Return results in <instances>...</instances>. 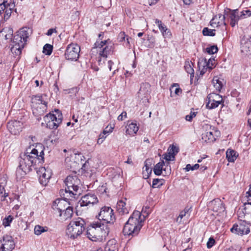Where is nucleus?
<instances>
[{
    "mask_svg": "<svg viewBox=\"0 0 251 251\" xmlns=\"http://www.w3.org/2000/svg\"><path fill=\"white\" fill-rule=\"evenodd\" d=\"M36 148L30 146L27 148L24 154V159L23 161H20V165L18 168V171L21 170L23 173H26L29 171V167H27L26 165H24V161L27 160L31 162L32 164L36 163V160H38L39 162L44 161V147L41 144L36 146Z\"/></svg>",
    "mask_w": 251,
    "mask_h": 251,
    "instance_id": "f257e3e1",
    "label": "nucleus"
},
{
    "mask_svg": "<svg viewBox=\"0 0 251 251\" xmlns=\"http://www.w3.org/2000/svg\"><path fill=\"white\" fill-rule=\"evenodd\" d=\"M142 221L141 213L138 211H134L124 227V235L132 236L137 235L143 226Z\"/></svg>",
    "mask_w": 251,
    "mask_h": 251,
    "instance_id": "f03ea898",
    "label": "nucleus"
},
{
    "mask_svg": "<svg viewBox=\"0 0 251 251\" xmlns=\"http://www.w3.org/2000/svg\"><path fill=\"white\" fill-rule=\"evenodd\" d=\"M29 28L23 27L17 32L12 39L13 46L11 48L12 53L16 55L21 54L22 50L24 48L25 45L29 37Z\"/></svg>",
    "mask_w": 251,
    "mask_h": 251,
    "instance_id": "7ed1b4c3",
    "label": "nucleus"
},
{
    "mask_svg": "<svg viewBox=\"0 0 251 251\" xmlns=\"http://www.w3.org/2000/svg\"><path fill=\"white\" fill-rule=\"evenodd\" d=\"M109 232L107 225L100 222H94L87 230V236L92 241L100 240Z\"/></svg>",
    "mask_w": 251,
    "mask_h": 251,
    "instance_id": "20e7f679",
    "label": "nucleus"
},
{
    "mask_svg": "<svg viewBox=\"0 0 251 251\" xmlns=\"http://www.w3.org/2000/svg\"><path fill=\"white\" fill-rule=\"evenodd\" d=\"M64 183L66 187L63 190V193L66 194L67 197L73 198L74 196L80 194L79 190L81 182L75 174L68 176L65 179Z\"/></svg>",
    "mask_w": 251,
    "mask_h": 251,
    "instance_id": "39448f33",
    "label": "nucleus"
},
{
    "mask_svg": "<svg viewBox=\"0 0 251 251\" xmlns=\"http://www.w3.org/2000/svg\"><path fill=\"white\" fill-rule=\"evenodd\" d=\"M85 222L81 218L73 220L67 226L66 235L72 239L77 238L85 230Z\"/></svg>",
    "mask_w": 251,
    "mask_h": 251,
    "instance_id": "423d86ee",
    "label": "nucleus"
},
{
    "mask_svg": "<svg viewBox=\"0 0 251 251\" xmlns=\"http://www.w3.org/2000/svg\"><path fill=\"white\" fill-rule=\"evenodd\" d=\"M31 106L33 108V113L36 116L43 115L47 108V102L44 101L42 96L36 95L31 99Z\"/></svg>",
    "mask_w": 251,
    "mask_h": 251,
    "instance_id": "0eeeda50",
    "label": "nucleus"
},
{
    "mask_svg": "<svg viewBox=\"0 0 251 251\" xmlns=\"http://www.w3.org/2000/svg\"><path fill=\"white\" fill-rule=\"evenodd\" d=\"M98 216V219L106 225L108 223H113L115 220L113 210L109 206L101 207Z\"/></svg>",
    "mask_w": 251,
    "mask_h": 251,
    "instance_id": "6e6552de",
    "label": "nucleus"
},
{
    "mask_svg": "<svg viewBox=\"0 0 251 251\" xmlns=\"http://www.w3.org/2000/svg\"><path fill=\"white\" fill-rule=\"evenodd\" d=\"M239 219L248 225H251V202L245 203L244 208L237 212Z\"/></svg>",
    "mask_w": 251,
    "mask_h": 251,
    "instance_id": "1a4fd4ad",
    "label": "nucleus"
},
{
    "mask_svg": "<svg viewBox=\"0 0 251 251\" xmlns=\"http://www.w3.org/2000/svg\"><path fill=\"white\" fill-rule=\"evenodd\" d=\"M80 51V48L77 44H69L65 53L66 59L71 61H76L79 58Z\"/></svg>",
    "mask_w": 251,
    "mask_h": 251,
    "instance_id": "9d476101",
    "label": "nucleus"
},
{
    "mask_svg": "<svg viewBox=\"0 0 251 251\" xmlns=\"http://www.w3.org/2000/svg\"><path fill=\"white\" fill-rule=\"evenodd\" d=\"M206 101V107L210 109L217 107L219 104L224 105L222 97L217 93L209 94L207 97Z\"/></svg>",
    "mask_w": 251,
    "mask_h": 251,
    "instance_id": "9b49d317",
    "label": "nucleus"
},
{
    "mask_svg": "<svg viewBox=\"0 0 251 251\" xmlns=\"http://www.w3.org/2000/svg\"><path fill=\"white\" fill-rule=\"evenodd\" d=\"M55 113H56V119L48 121V118L44 117V120L46 125V127L50 129H56L59 125L62 123L63 116L61 112L57 109L54 110Z\"/></svg>",
    "mask_w": 251,
    "mask_h": 251,
    "instance_id": "f8f14e48",
    "label": "nucleus"
},
{
    "mask_svg": "<svg viewBox=\"0 0 251 251\" xmlns=\"http://www.w3.org/2000/svg\"><path fill=\"white\" fill-rule=\"evenodd\" d=\"M15 244L13 238L9 235H4L0 241V251H12Z\"/></svg>",
    "mask_w": 251,
    "mask_h": 251,
    "instance_id": "ddd939ff",
    "label": "nucleus"
},
{
    "mask_svg": "<svg viewBox=\"0 0 251 251\" xmlns=\"http://www.w3.org/2000/svg\"><path fill=\"white\" fill-rule=\"evenodd\" d=\"M98 202L97 197L93 194H88L83 196L79 201L81 206H90Z\"/></svg>",
    "mask_w": 251,
    "mask_h": 251,
    "instance_id": "4468645a",
    "label": "nucleus"
},
{
    "mask_svg": "<svg viewBox=\"0 0 251 251\" xmlns=\"http://www.w3.org/2000/svg\"><path fill=\"white\" fill-rule=\"evenodd\" d=\"M7 129L13 135H18L22 131L23 123L19 121H11L7 123Z\"/></svg>",
    "mask_w": 251,
    "mask_h": 251,
    "instance_id": "2eb2a0df",
    "label": "nucleus"
},
{
    "mask_svg": "<svg viewBox=\"0 0 251 251\" xmlns=\"http://www.w3.org/2000/svg\"><path fill=\"white\" fill-rule=\"evenodd\" d=\"M244 223L243 222L239 224H234L230 229V231L239 235L248 234L250 231V228L248 226L245 225Z\"/></svg>",
    "mask_w": 251,
    "mask_h": 251,
    "instance_id": "dca6fc26",
    "label": "nucleus"
},
{
    "mask_svg": "<svg viewBox=\"0 0 251 251\" xmlns=\"http://www.w3.org/2000/svg\"><path fill=\"white\" fill-rule=\"evenodd\" d=\"M208 206L213 211L221 213L225 210L223 202L219 199H216L208 203Z\"/></svg>",
    "mask_w": 251,
    "mask_h": 251,
    "instance_id": "f3484780",
    "label": "nucleus"
},
{
    "mask_svg": "<svg viewBox=\"0 0 251 251\" xmlns=\"http://www.w3.org/2000/svg\"><path fill=\"white\" fill-rule=\"evenodd\" d=\"M241 51L246 55L251 54V37H244L241 40Z\"/></svg>",
    "mask_w": 251,
    "mask_h": 251,
    "instance_id": "a211bd4d",
    "label": "nucleus"
},
{
    "mask_svg": "<svg viewBox=\"0 0 251 251\" xmlns=\"http://www.w3.org/2000/svg\"><path fill=\"white\" fill-rule=\"evenodd\" d=\"M60 194L64 196V199L56 200L53 205V208L57 209L59 213L66 208L65 205L68 202L67 201L70 200V198L67 197L66 194L63 193V190L60 192Z\"/></svg>",
    "mask_w": 251,
    "mask_h": 251,
    "instance_id": "6ab92c4d",
    "label": "nucleus"
},
{
    "mask_svg": "<svg viewBox=\"0 0 251 251\" xmlns=\"http://www.w3.org/2000/svg\"><path fill=\"white\" fill-rule=\"evenodd\" d=\"M225 15L218 14L215 16L210 21V25L212 27H218L222 25H226Z\"/></svg>",
    "mask_w": 251,
    "mask_h": 251,
    "instance_id": "aec40b11",
    "label": "nucleus"
},
{
    "mask_svg": "<svg viewBox=\"0 0 251 251\" xmlns=\"http://www.w3.org/2000/svg\"><path fill=\"white\" fill-rule=\"evenodd\" d=\"M65 163L66 167L70 170L71 173H77V171L79 170V166H78V164L72 159L71 156H67L65 158Z\"/></svg>",
    "mask_w": 251,
    "mask_h": 251,
    "instance_id": "412c9836",
    "label": "nucleus"
},
{
    "mask_svg": "<svg viewBox=\"0 0 251 251\" xmlns=\"http://www.w3.org/2000/svg\"><path fill=\"white\" fill-rule=\"evenodd\" d=\"M72 159L78 164L79 166V169L84 171V168L85 167L86 162L84 163L85 157L81 153H77L74 152L70 155Z\"/></svg>",
    "mask_w": 251,
    "mask_h": 251,
    "instance_id": "4be33fe9",
    "label": "nucleus"
},
{
    "mask_svg": "<svg viewBox=\"0 0 251 251\" xmlns=\"http://www.w3.org/2000/svg\"><path fill=\"white\" fill-rule=\"evenodd\" d=\"M163 159H165V161H164L165 164L164 172L167 173H171L172 171L170 165V161L171 160H174L175 157L173 155L169 154L168 153L163 154Z\"/></svg>",
    "mask_w": 251,
    "mask_h": 251,
    "instance_id": "5701e85b",
    "label": "nucleus"
},
{
    "mask_svg": "<svg viewBox=\"0 0 251 251\" xmlns=\"http://www.w3.org/2000/svg\"><path fill=\"white\" fill-rule=\"evenodd\" d=\"M126 200V199H125V200H121L117 202V210L120 214H125L128 213V209L126 206V203L125 201Z\"/></svg>",
    "mask_w": 251,
    "mask_h": 251,
    "instance_id": "b1692460",
    "label": "nucleus"
},
{
    "mask_svg": "<svg viewBox=\"0 0 251 251\" xmlns=\"http://www.w3.org/2000/svg\"><path fill=\"white\" fill-rule=\"evenodd\" d=\"M73 214V207L68 206L62 212L59 213V216L63 220H66L72 217Z\"/></svg>",
    "mask_w": 251,
    "mask_h": 251,
    "instance_id": "393cba45",
    "label": "nucleus"
},
{
    "mask_svg": "<svg viewBox=\"0 0 251 251\" xmlns=\"http://www.w3.org/2000/svg\"><path fill=\"white\" fill-rule=\"evenodd\" d=\"M6 7H5V9L4 11V21H7L9 17L11 16V13H12V10L15 7V2H7L6 4Z\"/></svg>",
    "mask_w": 251,
    "mask_h": 251,
    "instance_id": "a878e982",
    "label": "nucleus"
},
{
    "mask_svg": "<svg viewBox=\"0 0 251 251\" xmlns=\"http://www.w3.org/2000/svg\"><path fill=\"white\" fill-rule=\"evenodd\" d=\"M126 129V133L130 135L134 136L136 134L139 129L136 123L131 122L127 124Z\"/></svg>",
    "mask_w": 251,
    "mask_h": 251,
    "instance_id": "bb28decb",
    "label": "nucleus"
},
{
    "mask_svg": "<svg viewBox=\"0 0 251 251\" xmlns=\"http://www.w3.org/2000/svg\"><path fill=\"white\" fill-rule=\"evenodd\" d=\"M238 154L237 152L232 150L228 149L226 152V157L229 162H233L237 158Z\"/></svg>",
    "mask_w": 251,
    "mask_h": 251,
    "instance_id": "cd10ccee",
    "label": "nucleus"
},
{
    "mask_svg": "<svg viewBox=\"0 0 251 251\" xmlns=\"http://www.w3.org/2000/svg\"><path fill=\"white\" fill-rule=\"evenodd\" d=\"M51 177V174H41L39 176V181L41 184L46 186Z\"/></svg>",
    "mask_w": 251,
    "mask_h": 251,
    "instance_id": "c85d7f7f",
    "label": "nucleus"
},
{
    "mask_svg": "<svg viewBox=\"0 0 251 251\" xmlns=\"http://www.w3.org/2000/svg\"><path fill=\"white\" fill-rule=\"evenodd\" d=\"M225 12H230L229 17L230 20H239L240 19V15H238V9H235L231 11L230 9L227 8L226 10H225Z\"/></svg>",
    "mask_w": 251,
    "mask_h": 251,
    "instance_id": "c756f323",
    "label": "nucleus"
},
{
    "mask_svg": "<svg viewBox=\"0 0 251 251\" xmlns=\"http://www.w3.org/2000/svg\"><path fill=\"white\" fill-rule=\"evenodd\" d=\"M223 80H221L220 78L215 77L213 78L212 80V82L214 85V87L215 88V89L218 91H220L222 89L224 83H223Z\"/></svg>",
    "mask_w": 251,
    "mask_h": 251,
    "instance_id": "7c9ffc66",
    "label": "nucleus"
},
{
    "mask_svg": "<svg viewBox=\"0 0 251 251\" xmlns=\"http://www.w3.org/2000/svg\"><path fill=\"white\" fill-rule=\"evenodd\" d=\"M48 230V227L47 226H42L40 225H36L34 227V232L36 235H40L42 233L47 232Z\"/></svg>",
    "mask_w": 251,
    "mask_h": 251,
    "instance_id": "2f4dec72",
    "label": "nucleus"
},
{
    "mask_svg": "<svg viewBox=\"0 0 251 251\" xmlns=\"http://www.w3.org/2000/svg\"><path fill=\"white\" fill-rule=\"evenodd\" d=\"M112 47L106 46L104 48H102L99 51V54L100 56L106 58L107 55L111 51Z\"/></svg>",
    "mask_w": 251,
    "mask_h": 251,
    "instance_id": "473e14b6",
    "label": "nucleus"
},
{
    "mask_svg": "<svg viewBox=\"0 0 251 251\" xmlns=\"http://www.w3.org/2000/svg\"><path fill=\"white\" fill-rule=\"evenodd\" d=\"M165 164L164 160H162L161 162L157 163L154 167L153 173H162L164 171Z\"/></svg>",
    "mask_w": 251,
    "mask_h": 251,
    "instance_id": "72a5a7b5",
    "label": "nucleus"
},
{
    "mask_svg": "<svg viewBox=\"0 0 251 251\" xmlns=\"http://www.w3.org/2000/svg\"><path fill=\"white\" fill-rule=\"evenodd\" d=\"M202 139L204 140L205 142L207 141H213L215 140L213 132L212 131H207L202 134Z\"/></svg>",
    "mask_w": 251,
    "mask_h": 251,
    "instance_id": "f704fd0d",
    "label": "nucleus"
},
{
    "mask_svg": "<svg viewBox=\"0 0 251 251\" xmlns=\"http://www.w3.org/2000/svg\"><path fill=\"white\" fill-rule=\"evenodd\" d=\"M116 247L115 246V241L112 240H109L107 243V245L105 247L106 251H115L116 250Z\"/></svg>",
    "mask_w": 251,
    "mask_h": 251,
    "instance_id": "c9c22d12",
    "label": "nucleus"
},
{
    "mask_svg": "<svg viewBox=\"0 0 251 251\" xmlns=\"http://www.w3.org/2000/svg\"><path fill=\"white\" fill-rule=\"evenodd\" d=\"M53 46L49 44H46L43 47V52L46 55H50L52 51Z\"/></svg>",
    "mask_w": 251,
    "mask_h": 251,
    "instance_id": "e433bc0d",
    "label": "nucleus"
},
{
    "mask_svg": "<svg viewBox=\"0 0 251 251\" xmlns=\"http://www.w3.org/2000/svg\"><path fill=\"white\" fill-rule=\"evenodd\" d=\"M185 69L187 73L190 74L191 78L192 77H194V70L193 68V67L191 66L190 63L189 62H186L185 63V66H184Z\"/></svg>",
    "mask_w": 251,
    "mask_h": 251,
    "instance_id": "4c0bfd02",
    "label": "nucleus"
},
{
    "mask_svg": "<svg viewBox=\"0 0 251 251\" xmlns=\"http://www.w3.org/2000/svg\"><path fill=\"white\" fill-rule=\"evenodd\" d=\"M215 29H210L208 27H204L202 30L204 36H214L215 35Z\"/></svg>",
    "mask_w": 251,
    "mask_h": 251,
    "instance_id": "58836bf2",
    "label": "nucleus"
},
{
    "mask_svg": "<svg viewBox=\"0 0 251 251\" xmlns=\"http://www.w3.org/2000/svg\"><path fill=\"white\" fill-rule=\"evenodd\" d=\"M189 209L185 208L183 210L181 211L176 219V222L179 224L181 223L182 219L186 216Z\"/></svg>",
    "mask_w": 251,
    "mask_h": 251,
    "instance_id": "ea45409f",
    "label": "nucleus"
},
{
    "mask_svg": "<svg viewBox=\"0 0 251 251\" xmlns=\"http://www.w3.org/2000/svg\"><path fill=\"white\" fill-rule=\"evenodd\" d=\"M164 180L162 179L155 178L153 179L152 187L158 188L163 184Z\"/></svg>",
    "mask_w": 251,
    "mask_h": 251,
    "instance_id": "a19ab883",
    "label": "nucleus"
},
{
    "mask_svg": "<svg viewBox=\"0 0 251 251\" xmlns=\"http://www.w3.org/2000/svg\"><path fill=\"white\" fill-rule=\"evenodd\" d=\"M205 63H206V69H209V71L211 70L213 67L215 66V59L214 58H210L209 59L208 62H206V59H204Z\"/></svg>",
    "mask_w": 251,
    "mask_h": 251,
    "instance_id": "79ce46f5",
    "label": "nucleus"
},
{
    "mask_svg": "<svg viewBox=\"0 0 251 251\" xmlns=\"http://www.w3.org/2000/svg\"><path fill=\"white\" fill-rule=\"evenodd\" d=\"M178 148L174 145H171L170 146L168 150V152L169 154L173 155L175 157L176 154L178 152Z\"/></svg>",
    "mask_w": 251,
    "mask_h": 251,
    "instance_id": "37998d69",
    "label": "nucleus"
},
{
    "mask_svg": "<svg viewBox=\"0 0 251 251\" xmlns=\"http://www.w3.org/2000/svg\"><path fill=\"white\" fill-rule=\"evenodd\" d=\"M150 85L149 83H145L141 85L139 93L140 94L146 93L148 92V89L150 88Z\"/></svg>",
    "mask_w": 251,
    "mask_h": 251,
    "instance_id": "c03bdc74",
    "label": "nucleus"
},
{
    "mask_svg": "<svg viewBox=\"0 0 251 251\" xmlns=\"http://www.w3.org/2000/svg\"><path fill=\"white\" fill-rule=\"evenodd\" d=\"M200 165L199 164H196L193 166H191L190 164H187L185 168L183 169L185 170L186 172H188L189 171H195L197 170Z\"/></svg>",
    "mask_w": 251,
    "mask_h": 251,
    "instance_id": "a18cd8bd",
    "label": "nucleus"
},
{
    "mask_svg": "<svg viewBox=\"0 0 251 251\" xmlns=\"http://www.w3.org/2000/svg\"><path fill=\"white\" fill-rule=\"evenodd\" d=\"M251 16V10L249 9L245 10L242 11L241 12V14L240 15V19H245Z\"/></svg>",
    "mask_w": 251,
    "mask_h": 251,
    "instance_id": "49530a36",
    "label": "nucleus"
},
{
    "mask_svg": "<svg viewBox=\"0 0 251 251\" xmlns=\"http://www.w3.org/2000/svg\"><path fill=\"white\" fill-rule=\"evenodd\" d=\"M12 220H13V217L9 215V216H7V217H5V218H4V219L3 220V222H2V225L5 227L9 226L10 225V224L12 222Z\"/></svg>",
    "mask_w": 251,
    "mask_h": 251,
    "instance_id": "de8ad7c7",
    "label": "nucleus"
},
{
    "mask_svg": "<svg viewBox=\"0 0 251 251\" xmlns=\"http://www.w3.org/2000/svg\"><path fill=\"white\" fill-rule=\"evenodd\" d=\"M218 50V48L216 46L213 45L210 47L206 48V51L209 54H214L216 53Z\"/></svg>",
    "mask_w": 251,
    "mask_h": 251,
    "instance_id": "09e8293b",
    "label": "nucleus"
},
{
    "mask_svg": "<svg viewBox=\"0 0 251 251\" xmlns=\"http://www.w3.org/2000/svg\"><path fill=\"white\" fill-rule=\"evenodd\" d=\"M107 43V41L106 40H104V41H101L99 43L98 42H96L94 46V48H100V49H101L102 48L104 45H106Z\"/></svg>",
    "mask_w": 251,
    "mask_h": 251,
    "instance_id": "8fccbe9b",
    "label": "nucleus"
},
{
    "mask_svg": "<svg viewBox=\"0 0 251 251\" xmlns=\"http://www.w3.org/2000/svg\"><path fill=\"white\" fill-rule=\"evenodd\" d=\"M196 112H191L189 115H187L185 117V119L186 121L191 122L192 119L196 116Z\"/></svg>",
    "mask_w": 251,
    "mask_h": 251,
    "instance_id": "3c124183",
    "label": "nucleus"
},
{
    "mask_svg": "<svg viewBox=\"0 0 251 251\" xmlns=\"http://www.w3.org/2000/svg\"><path fill=\"white\" fill-rule=\"evenodd\" d=\"M56 113L55 114H52L51 113H49V114H47L46 116H44V117H48V121H50L51 120H55L56 119Z\"/></svg>",
    "mask_w": 251,
    "mask_h": 251,
    "instance_id": "603ef678",
    "label": "nucleus"
},
{
    "mask_svg": "<svg viewBox=\"0 0 251 251\" xmlns=\"http://www.w3.org/2000/svg\"><path fill=\"white\" fill-rule=\"evenodd\" d=\"M215 241L213 238H210L207 243V247L208 249L212 248L215 244Z\"/></svg>",
    "mask_w": 251,
    "mask_h": 251,
    "instance_id": "864d4df0",
    "label": "nucleus"
},
{
    "mask_svg": "<svg viewBox=\"0 0 251 251\" xmlns=\"http://www.w3.org/2000/svg\"><path fill=\"white\" fill-rule=\"evenodd\" d=\"M4 187L5 186H0V195L4 198L8 196V193L5 192Z\"/></svg>",
    "mask_w": 251,
    "mask_h": 251,
    "instance_id": "5fc2aeb1",
    "label": "nucleus"
},
{
    "mask_svg": "<svg viewBox=\"0 0 251 251\" xmlns=\"http://www.w3.org/2000/svg\"><path fill=\"white\" fill-rule=\"evenodd\" d=\"M160 30L162 32L163 36H165V35L167 34V31L168 30V29L167 28L166 26H164L162 25L158 26Z\"/></svg>",
    "mask_w": 251,
    "mask_h": 251,
    "instance_id": "6e6d98bb",
    "label": "nucleus"
},
{
    "mask_svg": "<svg viewBox=\"0 0 251 251\" xmlns=\"http://www.w3.org/2000/svg\"><path fill=\"white\" fill-rule=\"evenodd\" d=\"M6 175H3V177L0 178V186H5L6 184Z\"/></svg>",
    "mask_w": 251,
    "mask_h": 251,
    "instance_id": "4d7b16f0",
    "label": "nucleus"
},
{
    "mask_svg": "<svg viewBox=\"0 0 251 251\" xmlns=\"http://www.w3.org/2000/svg\"><path fill=\"white\" fill-rule=\"evenodd\" d=\"M7 0H4L2 3L0 4V14H1V12H4L5 7H6Z\"/></svg>",
    "mask_w": 251,
    "mask_h": 251,
    "instance_id": "13d9d810",
    "label": "nucleus"
},
{
    "mask_svg": "<svg viewBox=\"0 0 251 251\" xmlns=\"http://www.w3.org/2000/svg\"><path fill=\"white\" fill-rule=\"evenodd\" d=\"M126 34L125 32H121L119 34V41L120 42L123 41L125 40Z\"/></svg>",
    "mask_w": 251,
    "mask_h": 251,
    "instance_id": "bf43d9fd",
    "label": "nucleus"
},
{
    "mask_svg": "<svg viewBox=\"0 0 251 251\" xmlns=\"http://www.w3.org/2000/svg\"><path fill=\"white\" fill-rule=\"evenodd\" d=\"M126 117V112L125 111L123 112L118 117V120L119 121H123L124 117Z\"/></svg>",
    "mask_w": 251,
    "mask_h": 251,
    "instance_id": "052dcab7",
    "label": "nucleus"
},
{
    "mask_svg": "<svg viewBox=\"0 0 251 251\" xmlns=\"http://www.w3.org/2000/svg\"><path fill=\"white\" fill-rule=\"evenodd\" d=\"M107 188L105 185H102L101 186L99 187V191L101 193H106Z\"/></svg>",
    "mask_w": 251,
    "mask_h": 251,
    "instance_id": "680f3d73",
    "label": "nucleus"
},
{
    "mask_svg": "<svg viewBox=\"0 0 251 251\" xmlns=\"http://www.w3.org/2000/svg\"><path fill=\"white\" fill-rule=\"evenodd\" d=\"M53 32H55V33L57 32L56 29L55 28H50L48 30V32L46 33V35L48 36H51Z\"/></svg>",
    "mask_w": 251,
    "mask_h": 251,
    "instance_id": "e2e57ef3",
    "label": "nucleus"
},
{
    "mask_svg": "<svg viewBox=\"0 0 251 251\" xmlns=\"http://www.w3.org/2000/svg\"><path fill=\"white\" fill-rule=\"evenodd\" d=\"M246 197L248 199V201L251 200V185H250L248 191L246 192Z\"/></svg>",
    "mask_w": 251,
    "mask_h": 251,
    "instance_id": "0e129e2a",
    "label": "nucleus"
},
{
    "mask_svg": "<svg viewBox=\"0 0 251 251\" xmlns=\"http://www.w3.org/2000/svg\"><path fill=\"white\" fill-rule=\"evenodd\" d=\"M13 31L12 28L8 29V34L5 35V39H8V38H9L10 36L13 34Z\"/></svg>",
    "mask_w": 251,
    "mask_h": 251,
    "instance_id": "69168bd1",
    "label": "nucleus"
},
{
    "mask_svg": "<svg viewBox=\"0 0 251 251\" xmlns=\"http://www.w3.org/2000/svg\"><path fill=\"white\" fill-rule=\"evenodd\" d=\"M149 209L150 208L149 207H147V206L144 207L142 209V212L146 213L147 215H148L150 212Z\"/></svg>",
    "mask_w": 251,
    "mask_h": 251,
    "instance_id": "338daca9",
    "label": "nucleus"
},
{
    "mask_svg": "<svg viewBox=\"0 0 251 251\" xmlns=\"http://www.w3.org/2000/svg\"><path fill=\"white\" fill-rule=\"evenodd\" d=\"M159 0H148V3L150 5H152L156 4Z\"/></svg>",
    "mask_w": 251,
    "mask_h": 251,
    "instance_id": "774afa93",
    "label": "nucleus"
}]
</instances>
